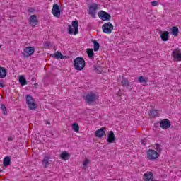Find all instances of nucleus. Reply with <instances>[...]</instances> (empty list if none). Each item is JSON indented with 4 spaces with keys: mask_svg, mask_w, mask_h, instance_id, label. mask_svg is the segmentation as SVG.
<instances>
[{
    "mask_svg": "<svg viewBox=\"0 0 181 181\" xmlns=\"http://www.w3.org/2000/svg\"><path fill=\"white\" fill-rule=\"evenodd\" d=\"M74 66L75 70H78V71H81V70L84 69L86 67V61L84 58L81 57H78L74 60Z\"/></svg>",
    "mask_w": 181,
    "mask_h": 181,
    "instance_id": "f257e3e1",
    "label": "nucleus"
},
{
    "mask_svg": "<svg viewBox=\"0 0 181 181\" xmlns=\"http://www.w3.org/2000/svg\"><path fill=\"white\" fill-rule=\"evenodd\" d=\"M68 33L69 35H77L78 34V21H73L72 25H68Z\"/></svg>",
    "mask_w": 181,
    "mask_h": 181,
    "instance_id": "f03ea898",
    "label": "nucleus"
},
{
    "mask_svg": "<svg viewBox=\"0 0 181 181\" xmlns=\"http://www.w3.org/2000/svg\"><path fill=\"white\" fill-rule=\"evenodd\" d=\"M26 104L30 111H35L36 110V102L32 95H27L25 96Z\"/></svg>",
    "mask_w": 181,
    "mask_h": 181,
    "instance_id": "7ed1b4c3",
    "label": "nucleus"
},
{
    "mask_svg": "<svg viewBox=\"0 0 181 181\" xmlns=\"http://www.w3.org/2000/svg\"><path fill=\"white\" fill-rule=\"evenodd\" d=\"M159 158V153L158 151L149 149L147 151V159H149V160H156Z\"/></svg>",
    "mask_w": 181,
    "mask_h": 181,
    "instance_id": "20e7f679",
    "label": "nucleus"
},
{
    "mask_svg": "<svg viewBox=\"0 0 181 181\" xmlns=\"http://www.w3.org/2000/svg\"><path fill=\"white\" fill-rule=\"evenodd\" d=\"M102 30L103 33H107V35H110L114 30V25H112V23L110 22H107L103 25Z\"/></svg>",
    "mask_w": 181,
    "mask_h": 181,
    "instance_id": "39448f33",
    "label": "nucleus"
},
{
    "mask_svg": "<svg viewBox=\"0 0 181 181\" xmlns=\"http://www.w3.org/2000/svg\"><path fill=\"white\" fill-rule=\"evenodd\" d=\"M52 13L55 16V18H60V15H62V10L57 4H54L53 5Z\"/></svg>",
    "mask_w": 181,
    "mask_h": 181,
    "instance_id": "423d86ee",
    "label": "nucleus"
},
{
    "mask_svg": "<svg viewBox=\"0 0 181 181\" xmlns=\"http://www.w3.org/2000/svg\"><path fill=\"white\" fill-rule=\"evenodd\" d=\"M98 15L100 19H101L102 21H105V22L110 21V19L111 18V15L104 11H99L98 13Z\"/></svg>",
    "mask_w": 181,
    "mask_h": 181,
    "instance_id": "0eeeda50",
    "label": "nucleus"
},
{
    "mask_svg": "<svg viewBox=\"0 0 181 181\" xmlns=\"http://www.w3.org/2000/svg\"><path fill=\"white\" fill-rule=\"evenodd\" d=\"M172 57L175 62H181V49L176 48L172 52Z\"/></svg>",
    "mask_w": 181,
    "mask_h": 181,
    "instance_id": "6e6552de",
    "label": "nucleus"
},
{
    "mask_svg": "<svg viewBox=\"0 0 181 181\" xmlns=\"http://www.w3.org/2000/svg\"><path fill=\"white\" fill-rule=\"evenodd\" d=\"M95 100H97V95L92 92L88 93L85 97V100L88 104H91V103H94Z\"/></svg>",
    "mask_w": 181,
    "mask_h": 181,
    "instance_id": "1a4fd4ad",
    "label": "nucleus"
},
{
    "mask_svg": "<svg viewBox=\"0 0 181 181\" xmlns=\"http://www.w3.org/2000/svg\"><path fill=\"white\" fill-rule=\"evenodd\" d=\"M97 9H98V5L97 4L93 3L92 5L90 6L88 13L90 15V16H92L93 18H95Z\"/></svg>",
    "mask_w": 181,
    "mask_h": 181,
    "instance_id": "9d476101",
    "label": "nucleus"
},
{
    "mask_svg": "<svg viewBox=\"0 0 181 181\" xmlns=\"http://www.w3.org/2000/svg\"><path fill=\"white\" fill-rule=\"evenodd\" d=\"M35 53V47H27L24 49V57H30Z\"/></svg>",
    "mask_w": 181,
    "mask_h": 181,
    "instance_id": "9b49d317",
    "label": "nucleus"
},
{
    "mask_svg": "<svg viewBox=\"0 0 181 181\" xmlns=\"http://www.w3.org/2000/svg\"><path fill=\"white\" fill-rule=\"evenodd\" d=\"M170 121L167 119H164L160 122V127L162 129H168V128H170Z\"/></svg>",
    "mask_w": 181,
    "mask_h": 181,
    "instance_id": "f8f14e48",
    "label": "nucleus"
},
{
    "mask_svg": "<svg viewBox=\"0 0 181 181\" xmlns=\"http://www.w3.org/2000/svg\"><path fill=\"white\" fill-rule=\"evenodd\" d=\"M115 141H117V138H115V134H114V132L110 131L107 135V142H108V144H114Z\"/></svg>",
    "mask_w": 181,
    "mask_h": 181,
    "instance_id": "ddd939ff",
    "label": "nucleus"
},
{
    "mask_svg": "<svg viewBox=\"0 0 181 181\" xmlns=\"http://www.w3.org/2000/svg\"><path fill=\"white\" fill-rule=\"evenodd\" d=\"M105 129H107V128L101 127L100 129L96 130L95 133L96 138H103V136L105 135Z\"/></svg>",
    "mask_w": 181,
    "mask_h": 181,
    "instance_id": "4468645a",
    "label": "nucleus"
},
{
    "mask_svg": "<svg viewBox=\"0 0 181 181\" xmlns=\"http://www.w3.org/2000/svg\"><path fill=\"white\" fill-rule=\"evenodd\" d=\"M160 37L163 42H168L169 40V32L168 31H160Z\"/></svg>",
    "mask_w": 181,
    "mask_h": 181,
    "instance_id": "2eb2a0df",
    "label": "nucleus"
},
{
    "mask_svg": "<svg viewBox=\"0 0 181 181\" xmlns=\"http://www.w3.org/2000/svg\"><path fill=\"white\" fill-rule=\"evenodd\" d=\"M30 24L32 26L35 27L37 23H39V20H37V16L36 15H32L29 18Z\"/></svg>",
    "mask_w": 181,
    "mask_h": 181,
    "instance_id": "dca6fc26",
    "label": "nucleus"
},
{
    "mask_svg": "<svg viewBox=\"0 0 181 181\" xmlns=\"http://www.w3.org/2000/svg\"><path fill=\"white\" fill-rule=\"evenodd\" d=\"M121 83L122 87H127L129 88V90H130V91L132 90V87L129 85V81H128V78L122 77Z\"/></svg>",
    "mask_w": 181,
    "mask_h": 181,
    "instance_id": "f3484780",
    "label": "nucleus"
},
{
    "mask_svg": "<svg viewBox=\"0 0 181 181\" xmlns=\"http://www.w3.org/2000/svg\"><path fill=\"white\" fill-rule=\"evenodd\" d=\"M8 76V71L5 67L0 66V78H5Z\"/></svg>",
    "mask_w": 181,
    "mask_h": 181,
    "instance_id": "a211bd4d",
    "label": "nucleus"
},
{
    "mask_svg": "<svg viewBox=\"0 0 181 181\" xmlns=\"http://www.w3.org/2000/svg\"><path fill=\"white\" fill-rule=\"evenodd\" d=\"M60 158L63 160H69V159H70V154H69L67 151H64L60 154Z\"/></svg>",
    "mask_w": 181,
    "mask_h": 181,
    "instance_id": "6ab92c4d",
    "label": "nucleus"
},
{
    "mask_svg": "<svg viewBox=\"0 0 181 181\" xmlns=\"http://www.w3.org/2000/svg\"><path fill=\"white\" fill-rule=\"evenodd\" d=\"M3 165L6 168H8L11 165V157L10 156H6L3 160Z\"/></svg>",
    "mask_w": 181,
    "mask_h": 181,
    "instance_id": "aec40b11",
    "label": "nucleus"
},
{
    "mask_svg": "<svg viewBox=\"0 0 181 181\" xmlns=\"http://www.w3.org/2000/svg\"><path fill=\"white\" fill-rule=\"evenodd\" d=\"M19 83L21 84V86H26V84H28V81H26V78H25V76L21 75L19 76Z\"/></svg>",
    "mask_w": 181,
    "mask_h": 181,
    "instance_id": "412c9836",
    "label": "nucleus"
},
{
    "mask_svg": "<svg viewBox=\"0 0 181 181\" xmlns=\"http://www.w3.org/2000/svg\"><path fill=\"white\" fill-rule=\"evenodd\" d=\"M86 53L90 60L94 59V50L93 49L88 48L86 49Z\"/></svg>",
    "mask_w": 181,
    "mask_h": 181,
    "instance_id": "4be33fe9",
    "label": "nucleus"
},
{
    "mask_svg": "<svg viewBox=\"0 0 181 181\" xmlns=\"http://www.w3.org/2000/svg\"><path fill=\"white\" fill-rule=\"evenodd\" d=\"M159 112H158V110L152 109L148 112V115L150 117H152L153 118H156V117H158Z\"/></svg>",
    "mask_w": 181,
    "mask_h": 181,
    "instance_id": "5701e85b",
    "label": "nucleus"
},
{
    "mask_svg": "<svg viewBox=\"0 0 181 181\" xmlns=\"http://www.w3.org/2000/svg\"><path fill=\"white\" fill-rule=\"evenodd\" d=\"M171 34L173 36H177L179 35V28L176 26L171 28Z\"/></svg>",
    "mask_w": 181,
    "mask_h": 181,
    "instance_id": "b1692460",
    "label": "nucleus"
},
{
    "mask_svg": "<svg viewBox=\"0 0 181 181\" xmlns=\"http://www.w3.org/2000/svg\"><path fill=\"white\" fill-rule=\"evenodd\" d=\"M52 57H54L55 59H58L59 60H62V59H64V56H63V54L60 52H57L55 54H54Z\"/></svg>",
    "mask_w": 181,
    "mask_h": 181,
    "instance_id": "393cba45",
    "label": "nucleus"
},
{
    "mask_svg": "<svg viewBox=\"0 0 181 181\" xmlns=\"http://www.w3.org/2000/svg\"><path fill=\"white\" fill-rule=\"evenodd\" d=\"M49 159H50V157H49V156L44 157V159L42 160V163H44L45 169L48 168V166H49Z\"/></svg>",
    "mask_w": 181,
    "mask_h": 181,
    "instance_id": "a878e982",
    "label": "nucleus"
},
{
    "mask_svg": "<svg viewBox=\"0 0 181 181\" xmlns=\"http://www.w3.org/2000/svg\"><path fill=\"white\" fill-rule=\"evenodd\" d=\"M93 43L94 52H98V50H100V43H98L97 40H93Z\"/></svg>",
    "mask_w": 181,
    "mask_h": 181,
    "instance_id": "bb28decb",
    "label": "nucleus"
},
{
    "mask_svg": "<svg viewBox=\"0 0 181 181\" xmlns=\"http://www.w3.org/2000/svg\"><path fill=\"white\" fill-rule=\"evenodd\" d=\"M72 129L75 131V132H78L80 131V126H78L77 123H74L72 124Z\"/></svg>",
    "mask_w": 181,
    "mask_h": 181,
    "instance_id": "cd10ccee",
    "label": "nucleus"
},
{
    "mask_svg": "<svg viewBox=\"0 0 181 181\" xmlns=\"http://www.w3.org/2000/svg\"><path fill=\"white\" fill-rule=\"evenodd\" d=\"M0 108L1 111H3L4 115H8V110H6V107H5V105L1 104Z\"/></svg>",
    "mask_w": 181,
    "mask_h": 181,
    "instance_id": "c85d7f7f",
    "label": "nucleus"
},
{
    "mask_svg": "<svg viewBox=\"0 0 181 181\" xmlns=\"http://www.w3.org/2000/svg\"><path fill=\"white\" fill-rule=\"evenodd\" d=\"M160 145L159 144H156V151L158 153H160V152L162 151V148H160Z\"/></svg>",
    "mask_w": 181,
    "mask_h": 181,
    "instance_id": "c756f323",
    "label": "nucleus"
},
{
    "mask_svg": "<svg viewBox=\"0 0 181 181\" xmlns=\"http://www.w3.org/2000/svg\"><path fill=\"white\" fill-rule=\"evenodd\" d=\"M139 83H144L145 84H146V83H148V81L145 78H144V76H140L139 78Z\"/></svg>",
    "mask_w": 181,
    "mask_h": 181,
    "instance_id": "7c9ffc66",
    "label": "nucleus"
},
{
    "mask_svg": "<svg viewBox=\"0 0 181 181\" xmlns=\"http://www.w3.org/2000/svg\"><path fill=\"white\" fill-rule=\"evenodd\" d=\"M94 70H95L96 73H98V74H101V71H100V66H97L96 65L93 66Z\"/></svg>",
    "mask_w": 181,
    "mask_h": 181,
    "instance_id": "2f4dec72",
    "label": "nucleus"
},
{
    "mask_svg": "<svg viewBox=\"0 0 181 181\" xmlns=\"http://www.w3.org/2000/svg\"><path fill=\"white\" fill-rule=\"evenodd\" d=\"M51 43L49 41H46L45 42H44V47L45 49H47V47H50Z\"/></svg>",
    "mask_w": 181,
    "mask_h": 181,
    "instance_id": "473e14b6",
    "label": "nucleus"
},
{
    "mask_svg": "<svg viewBox=\"0 0 181 181\" xmlns=\"http://www.w3.org/2000/svg\"><path fill=\"white\" fill-rule=\"evenodd\" d=\"M141 144L146 146V143L148 142V139L146 138H144L141 140Z\"/></svg>",
    "mask_w": 181,
    "mask_h": 181,
    "instance_id": "72a5a7b5",
    "label": "nucleus"
},
{
    "mask_svg": "<svg viewBox=\"0 0 181 181\" xmlns=\"http://www.w3.org/2000/svg\"><path fill=\"white\" fill-rule=\"evenodd\" d=\"M89 163H90V160L86 159V160H85V161L83 162V166H87V165L89 164Z\"/></svg>",
    "mask_w": 181,
    "mask_h": 181,
    "instance_id": "f704fd0d",
    "label": "nucleus"
},
{
    "mask_svg": "<svg viewBox=\"0 0 181 181\" xmlns=\"http://www.w3.org/2000/svg\"><path fill=\"white\" fill-rule=\"evenodd\" d=\"M151 5L152 6H158V1H152Z\"/></svg>",
    "mask_w": 181,
    "mask_h": 181,
    "instance_id": "c9c22d12",
    "label": "nucleus"
},
{
    "mask_svg": "<svg viewBox=\"0 0 181 181\" xmlns=\"http://www.w3.org/2000/svg\"><path fill=\"white\" fill-rule=\"evenodd\" d=\"M0 87H1V88L5 87V86H4V81H2V80L0 81Z\"/></svg>",
    "mask_w": 181,
    "mask_h": 181,
    "instance_id": "e433bc0d",
    "label": "nucleus"
},
{
    "mask_svg": "<svg viewBox=\"0 0 181 181\" xmlns=\"http://www.w3.org/2000/svg\"><path fill=\"white\" fill-rule=\"evenodd\" d=\"M28 12H30V13H33V12H35V10L33 8H30L28 9Z\"/></svg>",
    "mask_w": 181,
    "mask_h": 181,
    "instance_id": "4c0bfd02",
    "label": "nucleus"
},
{
    "mask_svg": "<svg viewBox=\"0 0 181 181\" xmlns=\"http://www.w3.org/2000/svg\"><path fill=\"white\" fill-rule=\"evenodd\" d=\"M8 141L9 142H12V141H13V138H12V137H8Z\"/></svg>",
    "mask_w": 181,
    "mask_h": 181,
    "instance_id": "58836bf2",
    "label": "nucleus"
},
{
    "mask_svg": "<svg viewBox=\"0 0 181 181\" xmlns=\"http://www.w3.org/2000/svg\"><path fill=\"white\" fill-rule=\"evenodd\" d=\"M46 124H47V125H50V121L47 120V121H46Z\"/></svg>",
    "mask_w": 181,
    "mask_h": 181,
    "instance_id": "ea45409f",
    "label": "nucleus"
},
{
    "mask_svg": "<svg viewBox=\"0 0 181 181\" xmlns=\"http://www.w3.org/2000/svg\"><path fill=\"white\" fill-rule=\"evenodd\" d=\"M37 86H38L37 83H35V84H34V88H37Z\"/></svg>",
    "mask_w": 181,
    "mask_h": 181,
    "instance_id": "a19ab883",
    "label": "nucleus"
},
{
    "mask_svg": "<svg viewBox=\"0 0 181 181\" xmlns=\"http://www.w3.org/2000/svg\"><path fill=\"white\" fill-rule=\"evenodd\" d=\"M31 81H35V78H32Z\"/></svg>",
    "mask_w": 181,
    "mask_h": 181,
    "instance_id": "79ce46f5",
    "label": "nucleus"
},
{
    "mask_svg": "<svg viewBox=\"0 0 181 181\" xmlns=\"http://www.w3.org/2000/svg\"><path fill=\"white\" fill-rule=\"evenodd\" d=\"M1 172H2V170H0V173H1Z\"/></svg>",
    "mask_w": 181,
    "mask_h": 181,
    "instance_id": "37998d69",
    "label": "nucleus"
},
{
    "mask_svg": "<svg viewBox=\"0 0 181 181\" xmlns=\"http://www.w3.org/2000/svg\"><path fill=\"white\" fill-rule=\"evenodd\" d=\"M0 49H1V45H0Z\"/></svg>",
    "mask_w": 181,
    "mask_h": 181,
    "instance_id": "c03bdc74",
    "label": "nucleus"
}]
</instances>
